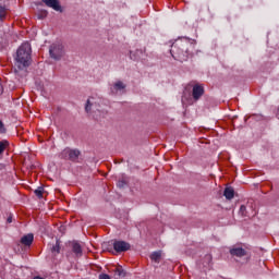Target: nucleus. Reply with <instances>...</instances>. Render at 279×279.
Masks as SVG:
<instances>
[{
  "label": "nucleus",
  "mask_w": 279,
  "mask_h": 279,
  "mask_svg": "<svg viewBox=\"0 0 279 279\" xmlns=\"http://www.w3.org/2000/svg\"><path fill=\"white\" fill-rule=\"evenodd\" d=\"M49 12L47 10H39L37 12V19L40 21L45 20L46 16H48Z\"/></svg>",
  "instance_id": "17"
},
{
  "label": "nucleus",
  "mask_w": 279,
  "mask_h": 279,
  "mask_svg": "<svg viewBox=\"0 0 279 279\" xmlns=\"http://www.w3.org/2000/svg\"><path fill=\"white\" fill-rule=\"evenodd\" d=\"M126 184H128V182H125V181H119L118 184H117V186H118L119 189H124Z\"/></svg>",
  "instance_id": "25"
},
{
  "label": "nucleus",
  "mask_w": 279,
  "mask_h": 279,
  "mask_svg": "<svg viewBox=\"0 0 279 279\" xmlns=\"http://www.w3.org/2000/svg\"><path fill=\"white\" fill-rule=\"evenodd\" d=\"M5 147H8V141L0 142V155L3 154Z\"/></svg>",
  "instance_id": "21"
},
{
  "label": "nucleus",
  "mask_w": 279,
  "mask_h": 279,
  "mask_svg": "<svg viewBox=\"0 0 279 279\" xmlns=\"http://www.w3.org/2000/svg\"><path fill=\"white\" fill-rule=\"evenodd\" d=\"M60 244V242L59 241H57V245H59Z\"/></svg>",
  "instance_id": "31"
},
{
  "label": "nucleus",
  "mask_w": 279,
  "mask_h": 279,
  "mask_svg": "<svg viewBox=\"0 0 279 279\" xmlns=\"http://www.w3.org/2000/svg\"><path fill=\"white\" fill-rule=\"evenodd\" d=\"M114 276L116 278H125V276H128V272L125 271V269H123V266H118L114 270Z\"/></svg>",
  "instance_id": "12"
},
{
  "label": "nucleus",
  "mask_w": 279,
  "mask_h": 279,
  "mask_svg": "<svg viewBox=\"0 0 279 279\" xmlns=\"http://www.w3.org/2000/svg\"><path fill=\"white\" fill-rule=\"evenodd\" d=\"M5 19V8L4 7H0V21Z\"/></svg>",
  "instance_id": "23"
},
{
  "label": "nucleus",
  "mask_w": 279,
  "mask_h": 279,
  "mask_svg": "<svg viewBox=\"0 0 279 279\" xmlns=\"http://www.w3.org/2000/svg\"><path fill=\"white\" fill-rule=\"evenodd\" d=\"M8 130H5V125L3 124V121L0 120V134H5Z\"/></svg>",
  "instance_id": "24"
},
{
  "label": "nucleus",
  "mask_w": 279,
  "mask_h": 279,
  "mask_svg": "<svg viewBox=\"0 0 279 279\" xmlns=\"http://www.w3.org/2000/svg\"><path fill=\"white\" fill-rule=\"evenodd\" d=\"M125 88H128V85H125L123 81H117L111 87V93H113V95H117L119 90H125Z\"/></svg>",
  "instance_id": "7"
},
{
  "label": "nucleus",
  "mask_w": 279,
  "mask_h": 279,
  "mask_svg": "<svg viewBox=\"0 0 279 279\" xmlns=\"http://www.w3.org/2000/svg\"><path fill=\"white\" fill-rule=\"evenodd\" d=\"M193 98L197 101L204 95V87L199 85H194L193 92H192Z\"/></svg>",
  "instance_id": "9"
},
{
  "label": "nucleus",
  "mask_w": 279,
  "mask_h": 279,
  "mask_svg": "<svg viewBox=\"0 0 279 279\" xmlns=\"http://www.w3.org/2000/svg\"><path fill=\"white\" fill-rule=\"evenodd\" d=\"M72 252L75 254V256H82V252H84V248H82L81 245H73Z\"/></svg>",
  "instance_id": "14"
},
{
  "label": "nucleus",
  "mask_w": 279,
  "mask_h": 279,
  "mask_svg": "<svg viewBox=\"0 0 279 279\" xmlns=\"http://www.w3.org/2000/svg\"><path fill=\"white\" fill-rule=\"evenodd\" d=\"M34 279H44V278L40 276H36V277H34Z\"/></svg>",
  "instance_id": "29"
},
{
  "label": "nucleus",
  "mask_w": 279,
  "mask_h": 279,
  "mask_svg": "<svg viewBox=\"0 0 279 279\" xmlns=\"http://www.w3.org/2000/svg\"><path fill=\"white\" fill-rule=\"evenodd\" d=\"M49 53L52 60H62L64 58V46L60 43L52 44L49 48Z\"/></svg>",
  "instance_id": "3"
},
{
  "label": "nucleus",
  "mask_w": 279,
  "mask_h": 279,
  "mask_svg": "<svg viewBox=\"0 0 279 279\" xmlns=\"http://www.w3.org/2000/svg\"><path fill=\"white\" fill-rule=\"evenodd\" d=\"M223 196L226 197V199H234V187L229 186L226 187L223 191Z\"/></svg>",
  "instance_id": "13"
},
{
  "label": "nucleus",
  "mask_w": 279,
  "mask_h": 279,
  "mask_svg": "<svg viewBox=\"0 0 279 279\" xmlns=\"http://www.w3.org/2000/svg\"><path fill=\"white\" fill-rule=\"evenodd\" d=\"M173 50H170L172 58L179 62H186L189 60V43L179 41L172 45Z\"/></svg>",
  "instance_id": "2"
},
{
  "label": "nucleus",
  "mask_w": 279,
  "mask_h": 279,
  "mask_svg": "<svg viewBox=\"0 0 279 279\" xmlns=\"http://www.w3.org/2000/svg\"><path fill=\"white\" fill-rule=\"evenodd\" d=\"M231 256H236L238 258H243V256H247V251L243 247H235L230 250Z\"/></svg>",
  "instance_id": "8"
},
{
  "label": "nucleus",
  "mask_w": 279,
  "mask_h": 279,
  "mask_svg": "<svg viewBox=\"0 0 279 279\" xmlns=\"http://www.w3.org/2000/svg\"><path fill=\"white\" fill-rule=\"evenodd\" d=\"M36 197H38V199H43V193H45V187L39 186L34 191Z\"/></svg>",
  "instance_id": "16"
},
{
  "label": "nucleus",
  "mask_w": 279,
  "mask_h": 279,
  "mask_svg": "<svg viewBox=\"0 0 279 279\" xmlns=\"http://www.w3.org/2000/svg\"><path fill=\"white\" fill-rule=\"evenodd\" d=\"M102 252H109L110 254H113L117 256L118 254H121L123 252H129V250H132L131 245H104Z\"/></svg>",
  "instance_id": "4"
},
{
  "label": "nucleus",
  "mask_w": 279,
  "mask_h": 279,
  "mask_svg": "<svg viewBox=\"0 0 279 279\" xmlns=\"http://www.w3.org/2000/svg\"><path fill=\"white\" fill-rule=\"evenodd\" d=\"M95 251H97L96 245H92V246L87 247V252H95Z\"/></svg>",
  "instance_id": "26"
},
{
  "label": "nucleus",
  "mask_w": 279,
  "mask_h": 279,
  "mask_svg": "<svg viewBox=\"0 0 279 279\" xmlns=\"http://www.w3.org/2000/svg\"><path fill=\"white\" fill-rule=\"evenodd\" d=\"M60 245H56L50 248V252L56 256V254H60Z\"/></svg>",
  "instance_id": "20"
},
{
  "label": "nucleus",
  "mask_w": 279,
  "mask_h": 279,
  "mask_svg": "<svg viewBox=\"0 0 279 279\" xmlns=\"http://www.w3.org/2000/svg\"><path fill=\"white\" fill-rule=\"evenodd\" d=\"M22 245H32L34 243V233H27L21 238Z\"/></svg>",
  "instance_id": "10"
},
{
  "label": "nucleus",
  "mask_w": 279,
  "mask_h": 279,
  "mask_svg": "<svg viewBox=\"0 0 279 279\" xmlns=\"http://www.w3.org/2000/svg\"><path fill=\"white\" fill-rule=\"evenodd\" d=\"M29 64H32V45L26 41L16 51L15 66H17V70L15 69V73L19 74V71H24Z\"/></svg>",
  "instance_id": "1"
},
{
  "label": "nucleus",
  "mask_w": 279,
  "mask_h": 279,
  "mask_svg": "<svg viewBox=\"0 0 279 279\" xmlns=\"http://www.w3.org/2000/svg\"><path fill=\"white\" fill-rule=\"evenodd\" d=\"M29 246H23V245H15L14 246V252L16 254H23V252H25V250H27Z\"/></svg>",
  "instance_id": "18"
},
{
  "label": "nucleus",
  "mask_w": 279,
  "mask_h": 279,
  "mask_svg": "<svg viewBox=\"0 0 279 279\" xmlns=\"http://www.w3.org/2000/svg\"><path fill=\"white\" fill-rule=\"evenodd\" d=\"M72 245H80V242H77V241H72Z\"/></svg>",
  "instance_id": "28"
},
{
  "label": "nucleus",
  "mask_w": 279,
  "mask_h": 279,
  "mask_svg": "<svg viewBox=\"0 0 279 279\" xmlns=\"http://www.w3.org/2000/svg\"><path fill=\"white\" fill-rule=\"evenodd\" d=\"M43 3L47 5V8H51L54 10V12H64V9H62V5L60 4V0H43Z\"/></svg>",
  "instance_id": "6"
},
{
  "label": "nucleus",
  "mask_w": 279,
  "mask_h": 279,
  "mask_svg": "<svg viewBox=\"0 0 279 279\" xmlns=\"http://www.w3.org/2000/svg\"><path fill=\"white\" fill-rule=\"evenodd\" d=\"M149 258L153 260V263H160V260H162V251L153 252Z\"/></svg>",
  "instance_id": "11"
},
{
  "label": "nucleus",
  "mask_w": 279,
  "mask_h": 279,
  "mask_svg": "<svg viewBox=\"0 0 279 279\" xmlns=\"http://www.w3.org/2000/svg\"><path fill=\"white\" fill-rule=\"evenodd\" d=\"M110 245H130L125 241H119V240H111L108 242Z\"/></svg>",
  "instance_id": "19"
},
{
  "label": "nucleus",
  "mask_w": 279,
  "mask_h": 279,
  "mask_svg": "<svg viewBox=\"0 0 279 279\" xmlns=\"http://www.w3.org/2000/svg\"><path fill=\"white\" fill-rule=\"evenodd\" d=\"M81 154L82 153L78 149L65 148L61 153V158H65L68 160H71L72 162H75V160L80 158Z\"/></svg>",
  "instance_id": "5"
},
{
  "label": "nucleus",
  "mask_w": 279,
  "mask_h": 279,
  "mask_svg": "<svg viewBox=\"0 0 279 279\" xmlns=\"http://www.w3.org/2000/svg\"><path fill=\"white\" fill-rule=\"evenodd\" d=\"M60 232H64V227H60Z\"/></svg>",
  "instance_id": "30"
},
{
  "label": "nucleus",
  "mask_w": 279,
  "mask_h": 279,
  "mask_svg": "<svg viewBox=\"0 0 279 279\" xmlns=\"http://www.w3.org/2000/svg\"><path fill=\"white\" fill-rule=\"evenodd\" d=\"M93 101H90V99H87L85 104V112H87V114H90V112H93Z\"/></svg>",
  "instance_id": "15"
},
{
  "label": "nucleus",
  "mask_w": 279,
  "mask_h": 279,
  "mask_svg": "<svg viewBox=\"0 0 279 279\" xmlns=\"http://www.w3.org/2000/svg\"><path fill=\"white\" fill-rule=\"evenodd\" d=\"M7 222H8V223H12V216H9V217H8Z\"/></svg>",
  "instance_id": "27"
},
{
  "label": "nucleus",
  "mask_w": 279,
  "mask_h": 279,
  "mask_svg": "<svg viewBox=\"0 0 279 279\" xmlns=\"http://www.w3.org/2000/svg\"><path fill=\"white\" fill-rule=\"evenodd\" d=\"M246 213H247V207H245V205H241L239 214H240L242 217H245V216H246Z\"/></svg>",
  "instance_id": "22"
}]
</instances>
